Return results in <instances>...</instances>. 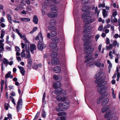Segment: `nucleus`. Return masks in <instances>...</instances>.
<instances>
[{"label": "nucleus", "instance_id": "nucleus-12", "mask_svg": "<svg viewBox=\"0 0 120 120\" xmlns=\"http://www.w3.org/2000/svg\"><path fill=\"white\" fill-rule=\"evenodd\" d=\"M61 84L60 82H58L54 83L53 84V87L54 88L56 89L58 87H60Z\"/></svg>", "mask_w": 120, "mask_h": 120}, {"label": "nucleus", "instance_id": "nucleus-6", "mask_svg": "<svg viewBox=\"0 0 120 120\" xmlns=\"http://www.w3.org/2000/svg\"><path fill=\"white\" fill-rule=\"evenodd\" d=\"M83 45L84 46V48L86 49L84 52L86 53H88L90 51L91 49L89 48L88 46V42L86 41L84 42Z\"/></svg>", "mask_w": 120, "mask_h": 120}, {"label": "nucleus", "instance_id": "nucleus-24", "mask_svg": "<svg viewBox=\"0 0 120 120\" xmlns=\"http://www.w3.org/2000/svg\"><path fill=\"white\" fill-rule=\"evenodd\" d=\"M67 115L66 113L65 112H62L58 113L57 115L58 116H65Z\"/></svg>", "mask_w": 120, "mask_h": 120}, {"label": "nucleus", "instance_id": "nucleus-17", "mask_svg": "<svg viewBox=\"0 0 120 120\" xmlns=\"http://www.w3.org/2000/svg\"><path fill=\"white\" fill-rule=\"evenodd\" d=\"M101 75H95L94 77L96 79L95 81V82L96 83H97L98 81L101 78Z\"/></svg>", "mask_w": 120, "mask_h": 120}, {"label": "nucleus", "instance_id": "nucleus-22", "mask_svg": "<svg viewBox=\"0 0 120 120\" xmlns=\"http://www.w3.org/2000/svg\"><path fill=\"white\" fill-rule=\"evenodd\" d=\"M92 29V27L91 26H89L87 27L86 28H85L84 30V32H88L91 30Z\"/></svg>", "mask_w": 120, "mask_h": 120}, {"label": "nucleus", "instance_id": "nucleus-31", "mask_svg": "<svg viewBox=\"0 0 120 120\" xmlns=\"http://www.w3.org/2000/svg\"><path fill=\"white\" fill-rule=\"evenodd\" d=\"M57 11V9L56 7L53 8L51 9V11L52 13H55Z\"/></svg>", "mask_w": 120, "mask_h": 120}, {"label": "nucleus", "instance_id": "nucleus-50", "mask_svg": "<svg viewBox=\"0 0 120 120\" xmlns=\"http://www.w3.org/2000/svg\"><path fill=\"white\" fill-rule=\"evenodd\" d=\"M39 115V113L38 112L36 114V115L35 116L34 118V119L33 120H35L37 119L38 117V116Z\"/></svg>", "mask_w": 120, "mask_h": 120}, {"label": "nucleus", "instance_id": "nucleus-35", "mask_svg": "<svg viewBox=\"0 0 120 120\" xmlns=\"http://www.w3.org/2000/svg\"><path fill=\"white\" fill-rule=\"evenodd\" d=\"M94 63L97 67H98L99 68L100 67L101 64L100 62H95Z\"/></svg>", "mask_w": 120, "mask_h": 120}, {"label": "nucleus", "instance_id": "nucleus-42", "mask_svg": "<svg viewBox=\"0 0 120 120\" xmlns=\"http://www.w3.org/2000/svg\"><path fill=\"white\" fill-rule=\"evenodd\" d=\"M89 14H87L86 13H84L82 16V17L83 18H84L86 17Z\"/></svg>", "mask_w": 120, "mask_h": 120}, {"label": "nucleus", "instance_id": "nucleus-61", "mask_svg": "<svg viewBox=\"0 0 120 120\" xmlns=\"http://www.w3.org/2000/svg\"><path fill=\"white\" fill-rule=\"evenodd\" d=\"M117 15V12L116 11H115L113 13L112 15V16L115 18L116 15Z\"/></svg>", "mask_w": 120, "mask_h": 120}, {"label": "nucleus", "instance_id": "nucleus-38", "mask_svg": "<svg viewBox=\"0 0 120 120\" xmlns=\"http://www.w3.org/2000/svg\"><path fill=\"white\" fill-rule=\"evenodd\" d=\"M92 53H91L89 52V53L86 55L85 57V59H86L87 58L90 57V56H91Z\"/></svg>", "mask_w": 120, "mask_h": 120}, {"label": "nucleus", "instance_id": "nucleus-48", "mask_svg": "<svg viewBox=\"0 0 120 120\" xmlns=\"http://www.w3.org/2000/svg\"><path fill=\"white\" fill-rule=\"evenodd\" d=\"M103 26L102 25H100L99 27L98 30L100 31H102V30Z\"/></svg>", "mask_w": 120, "mask_h": 120}, {"label": "nucleus", "instance_id": "nucleus-27", "mask_svg": "<svg viewBox=\"0 0 120 120\" xmlns=\"http://www.w3.org/2000/svg\"><path fill=\"white\" fill-rule=\"evenodd\" d=\"M102 12L104 17H105L107 15V12L106 11L105 9H103V10Z\"/></svg>", "mask_w": 120, "mask_h": 120}, {"label": "nucleus", "instance_id": "nucleus-36", "mask_svg": "<svg viewBox=\"0 0 120 120\" xmlns=\"http://www.w3.org/2000/svg\"><path fill=\"white\" fill-rule=\"evenodd\" d=\"M55 29V27L53 26H49L48 27L49 29L50 30H54Z\"/></svg>", "mask_w": 120, "mask_h": 120}, {"label": "nucleus", "instance_id": "nucleus-40", "mask_svg": "<svg viewBox=\"0 0 120 120\" xmlns=\"http://www.w3.org/2000/svg\"><path fill=\"white\" fill-rule=\"evenodd\" d=\"M61 97L60 95H58L56 96V99L57 100L59 101H60L61 100Z\"/></svg>", "mask_w": 120, "mask_h": 120}, {"label": "nucleus", "instance_id": "nucleus-26", "mask_svg": "<svg viewBox=\"0 0 120 120\" xmlns=\"http://www.w3.org/2000/svg\"><path fill=\"white\" fill-rule=\"evenodd\" d=\"M56 22L55 21L54 19H52L49 22V24L53 26L55 24Z\"/></svg>", "mask_w": 120, "mask_h": 120}, {"label": "nucleus", "instance_id": "nucleus-52", "mask_svg": "<svg viewBox=\"0 0 120 120\" xmlns=\"http://www.w3.org/2000/svg\"><path fill=\"white\" fill-rule=\"evenodd\" d=\"M8 19L9 20H12V19L11 18V15L9 14H8Z\"/></svg>", "mask_w": 120, "mask_h": 120}, {"label": "nucleus", "instance_id": "nucleus-32", "mask_svg": "<svg viewBox=\"0 0 120 120\" xmlns=\"http://www.w3.org/2000/svg\"><path fill=\"white\" fill-rule=\"evenodd\" d=\"M41 114L43 117L45 118V117L46 114L44 109H43L42 111L41 112Z\"/></svg>", "mask_w": 120, "mask_h": 120}, {"label": "nucleus", "instance_id": "nucleus-63", "mask_svg": "<svg viewBox=\"0 0 120 120\" xmlns=\"http://www.w3.org/2000/svg\"><path fill=\"white\" fill-rule=\"evenodd\" d=\"M20 71L22 75H24V74L25 71L24 69L22 70H21V71Z\"/></svg>", "mask_w": 120, "mask_h": 120}, {"label": "nucleus", "instance_id": "nucleus-37", "mask_svg": "<svg viewBox=\"0 0 120 120\" xmlns=\"http://www.w3.org/2000/svg\"><path fill=\"white\" fill-rule=\"evenodd\" d=\"M60 39L57 37H55L53 39V41H55L56 43L59 42Z\"/></svg>", "mask_w": 120, "mask_h": 120}, {"label": "nucleus", "instance_id": "nucleus-13", "mask_svg": "<svg viewBox=\"0 0 120 120\" xmlns=\"http://www.w3.org/2000/svg\"><path fill=\"white\" fill-rule=\"evenodd\" d=\"M82 11H86L88 13L90 11V9L88 6H85L83 7L82 8Z\"/></svg>", "mask_w": 120, "mask_h": 120}, {"label": "nucleus", "instance_id": "nucleus-3", "mask_svg": "<svg viewBox=\"0 0 120 120\" xmlns=\"http://www.w3.org/2000/svg\"><path fill=\"white\" fill-rule=\"evenodd\" d=\"M26 52L27 54H26L25 53V50L23 49L21 52V56L23 58L24 57L26 59L30 55L29 46H28V47L27 46H26Z\"/></svg>", "mask_w": 120, "mask_h": 120}, {"label": "nucleus", "instance_id": "nucleus-62", "mask_svg": "<svg viewBox=\"0 0 120 120\" xmlns=\"http://www.w3.org/2000/svg\"><path fill=\"white\" fill-rule=\"evenodd\" d=\"M0 47L3 50H4V44H2L1 45H0Z\"/></svg>", "mask_w": 120, "mask_h": 120}, {"label": "nucleus", "instance_id": "nucleus-15", "mask_svg": "<svg viewBox=\"0 0 120 120\" xmlns=\"http://www.w3.org/2000/svg\"><path fill=\"white\" fill-rule=\"evenodd\" d=\"M62 91V89L61 88H59L56 90L55 91V94L56 95L60 94Z\"/></svg>", "mask_w": 120, "mask_h": 120}, {"label": "nucleus", "instance_id": "nucleus-18", "mask_svg": "<svg viewBox=\"0 0 120 120\" xmlns=\"http://www.w3.org/2000/svg\"><path fill=\"white\" fill-rule=\"evenodd\" d=\"M49 46L51 48L54 49L56 47L57 45L54 42H52L50 44Z\"/></svg>", "mask_w": 120, "mask_h": 120}, {"label": "nucleus", "instance_id": "nucleus-20", "mask_svg": "<svg viewBox=\"0 0 120 120\" xmlns=\"http://www.w3.org/2000/svg\"><path fill=\"white\" fill-rule=\"evenodd\" d=\"M48 15L49 17L52 18L56 17L57 15V14L53 13H49Z\"/></svg>", "mask_w": 120, "mask_h": 120}, {"label": "nucleus", "instance_id": "nucleus-29", "mask_svg": "<svg viewBox=\"0 0 120 120\" xmlns=\"http://www.w3.org/2000/svg\"><path fill=\"white\" fill-rule=\"evenodd\" d=\"M57 54L56 52H52L51 54V56L53 58H56L57 56Z\"/></svg>", "mask_w": 120, "mask_h": 120}, {"label": "nucleus", "instance_id": "nucleus-43", "mask_svg": "<svg viewBox=\"0 0 120 120\" xmlns=\"http://www.w3.org/2000/svg\"><path fill=\"white\" fill-rule=\"evenodd\" d=\"M7 116H8V117L7 118H8V119H9V120L12 119V115L11 114H8Z\"/></svg>", "mask_w": 120, "mask_h": 120}, {"label": "nucleus", "instance_id": "nucleus-21", "mask_svg": "<svg viewBox=\"0 0 120 120\" xmlns=\"http://www.w3.org/2000/svg\"><path fill=\"white\" fill-rule=\"evenodd\" d=\"M33 21L35 24H37L38 22V19L35 15H34L33 18Z\"/></svg>", "mask_w": 120, "mask_h": 120}, {"label": "nucleus", "instance_id": "nucleus-10", "mask_svg": "<svg viewBox=\"0 0 120 120\" xmlns=\"http://www.w3.org/2000/svg\"><path fill=\"white\" fill-rule=\"evenodd\" d=\"M59 59L56 58L54 59H52L51 61V63L53 65H55L59 63Z\"/></svg>", "mask_w": 120, "mask_h": 120}, {"label": "nucleus", "instance_id": "nucleus-8", "mask_svg": "<svg viewBox=\"0 0 120 120\" xmlns=\"http://www.w3.org/2000/svg\"><path fill=\"white\" fill-rule=\"evenodd\" d=\"M91 17L90 16H88V15L86 17V21H87V24L90 23L94 21V19H91Z\"/></svg>", "mask_w": 120, "mask_h": 120}, {"label": "nucleus", "instance_id": "nucleus-7", "mask_svg": "<svg viewBox=\"0 0 120 120\" xmlns=\"http://www.w3.org/2000/svg\"><path fill=\"white\" fill-rule=\"evenodd\" d=\"M37 47L39 49L42 51L43 49L45 48L46 47V45L44 43H41L38 42Z\"/></svg>", "mask_w": 120, "mask_h": 120}, {"label": "nucleus", "instance_id": "nucleus-34", "mask_svg": "<svg viewBox=\"0 0 120 120\" xmlns=\"http://www.w3.org/2000/svg\"><path fill=\"white\" fill-rule=\"evenodd\" d=\"M2 60L4 64H8L9 63V61L5 58L3 59Z\"/></svg>", "mask_w": 120, "mask_h": 120}, {"label": "nucleus", "instance_id": "nucleus-23", "mask_svg": "<svg viewBox=\"0 0 120 120\" xmlns=\"http://www.w3.org/2000/svg\"><path fill=\"white\" fill-rule=\"evenodd\" d=\"M104 98V97L103 95H102L101 96L99 97L97 100V103L98 104L100 103L102 100Z\"/></svg>", "mask_w": 120, "mask_h": 120}, {"label": "nucleus", "instance_id": "nucleus-11", "mask_svg": "<svg viewBox=\"0 0 120 120\" xmlns=\"http://www.w3.org/2000/svg\"><path fill=\"white\" fill-rule=\"evenodd\" d=\"M30 49L31 53L34 54V51L36 49V46L34 44H32L30 46Z\"/></svg>", "mask_w": 120, "mask_h": 120}, {"label": "nucleus", "instance_id": "nucleus-44", "mask_svg": "<svg viewBox=\"0 0 120 120\" xmlns=\"http://www.w3.org/2000/svg\"><path fill=\"white\" fill-rule=\"evenodd\" d=\"M66 99V98L64 96L61 97V101L62 102L64 101H65Z\"/></svg>", "mask_w": 120, "mask_h": 120}, {"label": "nucleus", "instance_id": "nucleus-59", "mask_svg": "<svg viewBox=\"0 0 120 120\" xmlns=\"http://www.w3.org/2000/svg\"><path fill=\"white\" fill-rule=\"evenodd\" d=\"M119 70L118 68H116V73L117 74V75H120V73L119 72Z\"/></svg>", "mask_w": 120, "mask_h": 120}, {"label": "nucleus", "instance_id": "nucleus-39", "mask_svg": "<svg viewBox=\"0 0 120 120\" xmlns=\"http://www.w3.org/2000/svg\"><path fill=\"white\" fill-rule=\"evenodd\" d=\"M37 27H34L31 31L30 32V33L32 34L33 33L34 31L37 30Z\"/></svg>", "mask_w": 120, "mask_h": 120}, {"label": "nucleus", "instance_id": "nucleus-57", "mask_svg": "<svg viewBox=\"0 0 120 120\" xmlns=\"http://www.w3.org/2000/svg\"><path fill=\"white\" fill-rule=\"evenodd\" d=\"M102 46V45L100 44L98 47V49L99 52L101 51Z\"/></svg>", "mask_w": 120, "mask_h": 120}, {"label": "nucleus", "instance_id": "nucleus-54", "mask_svg": "<svg viewBox=\"0 0 120 120\" xmlns=\"http://www.w3.org/2000/svg\"><path fill=\"white\" fill-rule=\"evenodd\" d=\"M59 108H57L56 110V111L57 112H60V111H62V109L61 108V107L60 108L58 106Z\"/></svg>", "mask_w": 120, "mask_h": 120}, {"label": "nucleus", "instance_id": "nucleus-28", "mask_svg": "<svg viewBox=\"0 0 120 120\" xmlns=\"http://www.w3.org/2000/svg\"><path fill=\"white\" fill-rule=\"evenodd\" d=\"M38 35H39L40 37V38L39 39V41L38 42H40V43H41V42L43 41V38L42 36V34L41 32L39 33Z\"/></svg>", "mask_w": 120, "mask_h": 120}, {"label": "nucleus", "instance_id": "nucleus-16", "mask_svg": "<svg viewBox=\"0 0 120 120\" xmlns=\"http://www.w3.org/2000/svg\"><path fill=\"white\" fill-rule=\"evenodd\" d=\"M53 78L55 80H58L60 81L62 79V77L60 75H53Z\"/></svg>", "mask_w": 120, "mask_h": 120}, {"label": "nucleus", "instance_id": "nucleus-47", "mask_svg": "<svg viewBox=\"0 0 120 120\" xmlns=\"http://www.w3.org/2000/svg\"><path fill=\"white\" fill-rule=\"evenodd\" d=\"M66 91L64 90H62V92L60 94L63 95H66Z\"/></svg>", "mask_w": 120, "mask_h": 120}, {"label": "nucleus", "instance_id": "nucleus-55", "mask_svg": "<svg viewBox=\"0 0 120 120\" xmlns=\"http://www.w3.org/2000/svg\"><path fill=\"white\" fill-rule=\"evenodd\" d=\"M33 68L34 69H36L38 68V66L36 64H34L33 66Z\"/></svg>", "mask_w": 120, "mask_h": 120}, {"label": "nucleus", "instance_id": "nucleus-14", "mask_svg": "<svg viewBox=\"0 0 120 120\" xmlns=\"http://www.w3.org/2000/svg\"><path fill=\"white\" fill-rule=\"evenodd\" d=\"M109 101V99L108 98H105L102 102L101 104L102 105H104L107 104Z\"/></svg>", "mask_w": 120, "mask_h": 120}, {"label": "nucleus", "instance_id": "nucleus-41", "mask_svg": "<svg viewBox=\"0 0 120 120\" xmlns=\"http://www.w3.org/2000/svg\"><path fill=\"white\" fill-rule=\"evenodd\" d=\"M9 104H8L5 103L4 105V106L5 109L6 110H8V107L9 106Z\"/></svg>", "mask_w": 120, "mask_h": 120}, {"label": "nucleus", "instance_id": "nucleus-56", "mask_svg": "<svg viewBox=\"0 0 120 120\" xmlns=\"http://www.w3.org/2000/svg\"><path fill=\"white\" fill-rule=\"evenodd\" d=\"M99 34H98L96 35V37H95V40H96V41H97L98 39L99 38Z\"/></svg>", "mask_w": 120, "mask_h": 120}, {"label": "nucleus", "instance_id": "nucleus-25", "mask_svg": "<svg viewBox=\"0 0 120 120\" xmlns=\"http://www.w3.org/2000/svg\"><path fill=\"white\" fill-rule=\"evenodd\" d=\"M21 20L23 21H24L25 22H27L28 21H30V19L29 18H21L20 19Z\"/></svg>", "mask_w": 120, "mask_h": 120}, {"label": "nucleus", "instance_id": "nucleus-53", "mask_svg": "<svg viewBox=\"0 0 120 120\" xmlns=\"http://www.w3.org/2000/svg\"><path fill=\"white\" fill-rule=\"evenodd\" d=\"M106 44H109L110 43V41L109 38H106Z\"/></svg>", "mask_w": 120, "mask_h": 120}, {"label": "nucleus", "instance_id": "nucleus-4", "mask_svg": "<svg viewBox=\"0 0 120 120\" xmlns=\"http://www.w3.org/2000/svg\"><path fill=\"white\" fill-rule=\"evenodd\" d=\"M58 106L60 108L62 107L63 108L67 109L70 107V105L69 102H65L63 103H59Z\"/></svg>", "mask_w": 120, "mask_h": 120}, {"label": "nucleus", "instance_id": "nucleus-1", "mask_svg": "<svg viewBox=\"0 0 120 120\" xmlns=\"http://www.w3.org/2000/svg\"><path fill=\"white\" fill-rule=\"evenodd\" d=\"M106 82L105 81L104 79H102L99 82L97 85L98 87H99L97 90L98 92L100 93V94L103 95L104 98L107 96L108 93L107 92H105L104 95L102 94L106 90L105 88L103 86H106Z\"/></svg>", "mask_w": 120, "mask_h": 120}, {"label": "nucleus", "instance_id": "nucleus-45", "mask_svg": "<svg viewBox=\"0 0 120 120\" xmlns=\"http://www.w3.org/2000/svg\"><path fill=\"white\" fill-rule=\"evenodd\" d=\"M119 44H117V41H114L113 43V45L115 47L116 46V45L117 44V46H118L119 45Z\"/></svg>", "mask_w": 120, "mask_h": 120}, {"label": "nucleus", "instance_id": "nucleus-9", "mask_svg": "<svg viewBox=\"0 0 120 120\" xmlns=\"http://www.w3.org/2000/svg\"><path fill=\"white\" fill-rule=\"evenodd\" d=\"M54 71L55 73H59L61 72V70L60 67L58 66H56L53 68Z\"/></svg>", "mask_w": 120, "mask_h": 120}, {"label": "nucleus", "instance_id": "nucleus-30", "mask_svg": "<svg viewBox=\"0 0 120 120\" xmlns=\"http://www.w3.org/2000/svg\"><path fill=\"white\" fill-rule=\"evenodd\" d=\"M27 58H28V63L30 65L32 63V61L31 57L30 55V56L29 57H27Z\"/></svg>", "mask_w": 120, "mask_h": 120}, {"label": "nucleus", "instance_id": "nucleus-2", "mask_svg": "<svg viewBox=\"0 0 120 120\" xmlns=\"http://www.w3.org/2000/svg\"><path fill=\"white\" fill-rule=\"evenodd\" d=\"M115 109L114 107H112L111 110H109L107 112L104 116L105 118H107V120H109L115 116L116 113L114 112Z\"/></svg>", "mask_w": 120, "mask_h": 120}, {"label": "nucleus", "instance_id": "nucleus-64", "mask_svg": "<svg viewBox=\"0 0 120 120\" xmlns=\"http://www.w3.org/2000/svg\"><path fill=\"white\" fill-rule=\"evenodd\" d=\"M61 120H65V117H64L61 116L60 117Z\"/></svg>", "mask_w": 120, "mask_h": 120}, {"label": "nucleus", "instance_id": "nucleus-5", "mask_svg": "<svg viewBox=\"0 0 120 120\" xmlns=\"http://www.w3.org/2000/svg\"><path fill=\"white\" fill-rule=\"evenodd\" d=\"M22 102L21 96L18 100L17 105V112H18L22 108Z\"/></svg>", "mask_w": 120, "mask_h": 120}, {"label": "nucleus", "instance_id": "nucleus-19", "mask_svg": "<svg viewBox=\"0 0 120 120\" xmlns=\"http://www.w3.org/2000/svg\"><path fill=\"white\" fill-rule=\"evenodd\" d=\"M109 108L110 106L109 105H107L105 107H103L101 109L102 112V113L105 112Z\"/></svg>", "mask_w": 120, "mask_h": 120}, {"label": "nucleus", "instance_id": "nucleus-33", "mask_svg": "<svg viewBox=\"0 0 120 120\" xmlns=\"http://www.w3.org/2000/svg\"><path fill=\"white\" fill-rule=\"evenodd\" d=\"M51 36L52 37L55 36L57 34L56 32L55 31H52L51 32Z\"/></svg>", "mask_w": 120, "mask_h": 120}, {"label": "nucleus", "instance_id": "nucleus-60", "mask_svg": "<svg viewBox=\"0 0 120 120\" xmlns=\"http://www.w3.org/2000/svg\"><path fill=\"white\" fill-rule=\"evenodd\" d=\"M18 67L20 70V71H21V70H22L24 69V68L22 67H21L19 66H18Z\"/></svg>", "mask_w": 120, "mask_h": 120}, {"label": "nucleus", "instance_id": "nucleus-49", "mask_svg": "<svg viewBox=\"0 0 120 120\" xmlns=\"http://www.w3.org/2000/svg\"><path fill=\"white\" fill-rule=\"evenodd\" d=\"M20 49L19 48L18 46H16L15 47V51L16 52H19Z\"/></svg>", "mask_w": 120, "mask_h": 120}, {"label": "nucleus", "instance_id": "nucleus-46", "mask_svg": "<svg viewBox=\"0 0 120 120\" xmlns=\"http://www.w3.org/2000/svg\"><path fill=\"white\" fill-rule=\"evenodd\" d=\"M10 98L11 99L12 102L15 105L16 104L14 100V99L13 98L11 97V96H10Z\"/></svg>", "mask_w": 120, "mask_h": 120}, {"label": "nucleus", "instance_id": "nucleus-58", "mask_svg": "<svg viewBox=\"0 0 120 120\" xmlns=\"http://www.w3.org/2000/svg\"><path fill=\"white\" fill-rule=\"evenodd\" d=\"M19 7V9L20 10L21 9H23V6L21 4H20L18 6Z\"/></svg>", "mask_w": 120, "mask_h": 120}, {"label": "nucleus", "instance_id": "nucleus-51", "mask_svg": "<svg viewBox=\"0 0 120 120\" xmlns=\"http://www.w3.org/2000/svg\"><path fill=\"white\" fill-rule=\"evenodd\" d=\"M45 92L44 93V94L42 100V102H43L45 99Z\"/></svg>", "mask_w": 120, "mask_h": 120}]
</instances>
